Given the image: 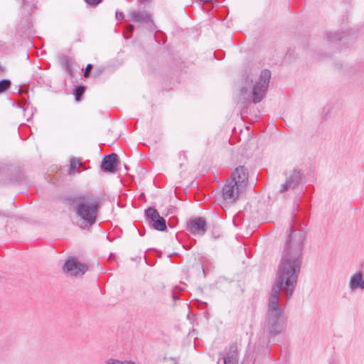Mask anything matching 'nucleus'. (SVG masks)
<instances>
[{"mask_svg":"<svg viewBox=\"0 0 364 364\" xmlns=\"http://www.w3.org/2000/svg\"><path fill=\"white\" fill-rule=\"evenodd\" d=\"M124 38H130V36H127V35L125 34Z\"/></svg>","mask_w":364,"mask_h":364,"instance_id":"obj_27","label":"nucleus"},{"mask_svg":"<svg viewBox=\"0 0 364 364\" xmlns=\"http://www.w3.org/2000/svg\"><path fill=\"white\" fill-rule=\"evenodd\" d=\"M126 31L127 33H132L134 31V26L132 24L127 26Z\"/></svg>","mask_w":364,"mask_h":364,"instance_id":"obj_23","label":"nucleus"},{"mask_svg":"<svg viewBox=\"0 0 364 364\" xmlns=\"http://www.w3.org/2000/svg\"><path fill=\"white\" fill-rule=\"evenodd\" d=\"M146 217L152 222L153 228L159 231H165L167 228L166 220L161 217L159 212L153 208H149L145 211Z\"/></svg>","mask_w":364,"mask_h":364,"instance_id":"obj_6","label":"nucleus"},{"mask_svg":"<svg viewBox=\"0 0 364 364\" xmlns=\"http://www.w3.org/2000/svg\"><path fill=\"white\" fill-rule=\"evenodd\" d=\"M306 235L301 230H291L286 242L277 277L268 298L264 330L269 337L281 334L286 328L284 309L279 304L281 291L289 299L295 289L302 263Z\"/></svg>","mask_w":364,"mask_h":364,"instance_id":"obj_1","label":"nucleus"},{"mask_svg":"<svg viewBox=\"0 0 364 364\" xmlns=\"http://www.w3.org/2000/svg\"><path fill=\"white\" fill-rule=\"evenodd\" d=\"M201 1H203V2H210L212 0H200Z\"/></svg>","mask_w":364,"mask_h":364,"instance_id":"obj_26","label":"nucleus"},{"mask_svg":"<svg viewBox=\"0 0 364 364\" xmlns=\"http://www.w3.org/2000/svg\"><path fill=\"white\" fill-rule=\"evenodd\" d=\"M130 19L135 22L152 24L151 15L146 11H134L129 12Z\"/></svg>","mask_w":364,"mask_h":364,"instance_id":"obj_11","label":"nucleus"},{"mask_svg":"<svg viewBox=\"0 0 364 364\" xmlns=\"http://www.w3.org/2000/svg\"><path fill=\"white\" fill-rule=\"evenodd\" d=\"M63 270L71 276L83 275L87 270V267L73 258L68 259L63 266Z\"/></svg>","mask_w":364,"mask_h":364,"instance_id":"obj_5","label":"nucleus"},{"mask_svg":"<svg viewBox=\"0 0 364 364\" xmlns=\"http://www.w3.org/2000/svg\"><path fill=\"white\" fill-rule=\"evenodd\" d=\"M117 160L118 156L114 153L105 156L102 161V170L105 172L114 173L117 170Z\"/></svg>","mask_w":364,"mask_h":364,"instance_id":"obj_10","label":"nucleus"},{"mask_svg":"<svg viewBox=\"0 0 364 364\" xmlns=\"http://www.w3.org/2000/svg\"><path fill=\"white\" fill-rule=\"evenodd\" d=\"M328 38L330 39V41H341L342 39V34L341 33H338V32H336V33H330L328 35Z\"/></svg>","mask_w":364,"mask_h":364,"instance_id":"obj_19","label":"nucleus"},{"mask_svg":"<svg viewBox=\"0 0 364 364\" xmlns=\"http://www.w3.org/2000/svg\"><path fill=\"white\" fill-rule=\"evenodd\" d=\"M152 0H138V3L139 4H149L151 1Z\"/></svg>","mask_w":364,"mask_h":364,"instance_id":"obj_24","label":"nucleus"},{"mask_svg":"<svg viewBox=\"0 0 364 364\" xmlns=\"http://www.w3.org/2000/svg\"><path fill=\"white\" fill-rule=\"evenodd\" d=\"M11 85V80L8 79H3L0 80V94L8 90Z\"/></svg>","mask_w":364,"mask_h":364,"instance_id":"obj_16","label":"nucleus"},{"mask_svg":"<svg viewBox=\"0 0 364 364\" xmlns=\"http://www.w3.org/2000/svg\"><path fill=\"white\" fill-rule=\"evenodd\" d=\"M81 166H82V163L80 162V161L79 159H77L75 158L71 159L70 171V172L77 171L79 168Z\"/></svg>","mask_w":364,"mask_h":364,"instance_id":"obj_14","label":"nucleus"},{"mask_svg":"<svg viewBox=\"0 0 364 364\" xmlns=\"http://www.w3.org/2000/svg\"><path fill=\"white\" fill-rule=\"evenodd\" d=\"M105 364H136V363L132 360L122 361L118 359L109 358L105 361Z\"/></svg>","mask_w":364,"mask_h":364,"instance_id":"obj_15","label":"nucleus"},{"mask_svg":"<svg viewBox=\"0 0 364 364\" xmlns=\"http://www.w3.org/2000/svg\"><path fill=\"white\" fill-rule=\"evenodd\" d=\"M92 65L91 64H88V65L86 66V68H85V72H84V76H85V77H90V71H91V70H92Z\"/></svg>","mask_w":364,"mask_h":364,"instance_id":"obj_20","label":"nucleus"},{"mask_svg":"<svg viewBox=\"0 0 364 364\" xmlns=\"http://www.w3.org/2000/svg\"><path fill=\"white\" fill-rule=\"evenodd\" d=\"M248 174L244 166H239L232 173L231 177L228 179H232L237 183L239 188L245 190L247 183Z\"/></svg>","mask_w":364,"mask_h":364,"instance_id":"obj_9","label":"nucleus"},{"mask_svg":"<svg viewBox=\"0 0 364 364\" xmlns=\"http://www.w3.org/2000/svg\"><path fill=\"white\" fill-rule=\"evenodd\" d=\"M102 0H85V1L90 6H97L102 2Z\"/></svg>","mask_w":364,"mask_h":364,"instance_id":"obj_21","label":"nucleus"},{"mask_svg":"<svg viewBox=\"0 0 364 364\" xmlns=\"http://www.w3.org/2000/svg\"><path fill=\"white\" fill-rule=\"evenodd\" d=\"M243 189L239 188L235 181L232 179H228L222 189V196L225 201L232 203L236 201Z\"/></svg>","mask_w":364,"mask_h":364,"instance_id":"obj_4","label":"nucleus"},{"mask_svg":"<svg viewBox=\"0 0 364 364\" xmlns=\"http://www.w3.org/2000/svg\"><path fill=\"white\" fill-rule=\"evenodd\" d=\"M115 16L117 20L122 21L124 18V14L122 12L117 11Z\"/></svg>","mask_w":364,"mask_h":364,"instance_id":"obj_22","label":"nucleus"},{"mask_svg":"<svg viewBox=\"0 0 364 364\" xmlns=\"http://www.w3.org/2000/svg\"><path fill=\"white\" fill-rule=\"evenodd\" d=\"M85 92V89L83 87L75 86L73 90V94L75 95V100L77 101H80L81 100V97L82 96Z\"/></svg>","mask_w":364,"mask_h":364,"instance_id":"obj_17","label":"nucleus"},{"mask_svg":"<svg viewBox=\"0 0 364 364\" xmlns=\"http://www.w3.org/2000/svg\"><path fill=\"white\" fill-rule=\"evenodd\" d=\"M62 65L65 67L67 72L70 75H72V69H71L72 63H71L70 60L68 58L65 57L62 59Z\"/></svg>","mask_w":364,"mask_h":364,"instance_id":"obj_18","label":"nucleus"},{"mask_svg":"<svg viewBox=\"0 0 364 364\" xmlns=\"http://www.w3.org/2000/svg\"><path fill=\"white\" fill-rule=\"evenodd\" d=\"M270 77L271 73L268 70H262L255 82L247 75L245 78V85L241 87L237 103L245 107L251 102L255 104L260 102L266 96Z\"/></svg>","mask_w":364,"mask_h":364,"instance_id":"obj_3","label":"nucleus"},{"mask_svg":"<svg viewBox=\"0 0 364 364\" xmlns=\"http://www.w3.org/2000/svg\"><path fill=\"white\" fill-rule=\"evenodd\" d=\"M224 364H237L238 363L237 348L236 344L230 346L228 352L223 358Z\"/></svg>","mask_w":364,"mask_h":364,"instance_id":"obj_13","label":"nucleus"},{"mask_svg":"<svg viewBox=\"0 0 364 364\" xmlns=\"http://www.w3.org/2000/svg\"><path fill=\"white\" fill-rule=\"evenodd\" d=\"M173 299H178V296H176L175 294H173Z\"/></svg>","mask_w":364,"mask_h":364,"instance_id":"obj_25","label":"nucleus"},{"mask_svg":"<svg viewBox=\"0 0 364 364\" xmlns=\"http://www.w3.org/2000/svg\"><path fill=\"white\" fill-rule=\"evenodd\" d=\"M301 173L299 170H293L287 176L286 181L281 185L280 193L294 189L301 182Z\"/></svg>","mask_w":364,"mask_h":364,"instance_id":"obj_7","label":"nucleus"},{"mask_svg":"<svg viewBox=\"0 0 364 364\" xmlns=\"http://www.w3.org/2000/svg\"><path fill=\"white\" fill-rule=\"evenodd\" d=\"M68 200L73 205L80 228L88 229L96 223L101 208L100 199L97 195L84 192L70 197Z\"/></svg>","mask_w":364,"mask_h":364,"instance_id":"obj_2","label":"nucleus"},{"mask_svg":"<svg viewBox=\"0 0 364 364\" xmlns=\"http://www.w3.org/2000/svg\"><path fill=\"white\" fill-rule=\"evenodd\" d=\"M349 288L351 291L364 289V278L363 274L361 272L351 276L349 282Z\"/></svg>","mask_w":364,"mask_h":364,"instance_id":"obj_12","label":"nucleus"},{"mask_svg":"<svg viewBox=\"0 0 364 364\" xmlns=\"http://www.w3.org/2000/svg\"><path fill=\"white\" fill-rule=\"evenodd\" d=\"M187 230L195 235H203L207 230L206 222L202 218L192 219L187 225Z\"/></svg>","mask_w":364,"mask_h":364,"instance_id":"obj_8","label":"nucleus"}]
</instances>
